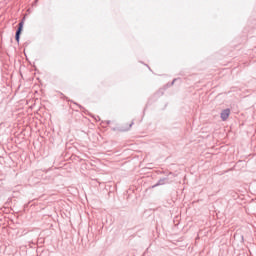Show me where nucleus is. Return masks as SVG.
I'll use <instances>...</instances> for the list:
<instances>
[{
	"instance_id": "nucleus-1",
	"label": "nucleus",
	"mask_w": 256,
	"mask_h": 256,
	"mask_svg": "<svg viewBox=\"0 0 256 256\" xmlns=\"http://www.w3.org/2000/svg\"><path fill=\"white\" fill-rule=\"evenodd\" d=\"M229 115H231V110L225 109L221 112V119L222 121H227L229 119Z\"/></svg>"
},
{
	"instance_id": "nucleus-4",
	"label": "nucleus",
	"mask_w": 256,
	"mask_h": 256,
	"mask_svg": "<svg viewBox=\"0 0 256 256\" xmlns=\"http://www.w3.org/2000/svg\"><path fill=\"white\" fill-rule=\"evenodd\" d=\"M159 185H163V183L160 181V182H159Z\"/></svg>"
},
{
	"instance_id": "nucleus-3",
	"label": "nucleus",
	"mask_w": 256,
	"mask_h": 256,
	"mask_svg": "<svg viewBox=\"0 0 256 256\" xmlns=\"http://www.w3.org/2000/svg\"><path fill=\"white\" fill-rule=\"evenodd\" d=\"M133 126V123H131L130 125H129V127H132Z\"/></svg>"
},
{
	"instance_id": "nucleus-2",
	"label": "nucleus",
	"mask_w": 256,
	"mask_h": 256,
	"mask_svg": "<svg viewBox=\"0 0 256 256\" xmlns=\"http://www.w3.org/2000/svg\"><path fill=\"white\" fill-rule=\"evenodd\" d=\"M23 25H24V23H23V21H21L20 23H19V27H18V30L16 31V41L17 42H19V37H20V35H21V31H23Z\"/></svg>"
}]
</instances>
